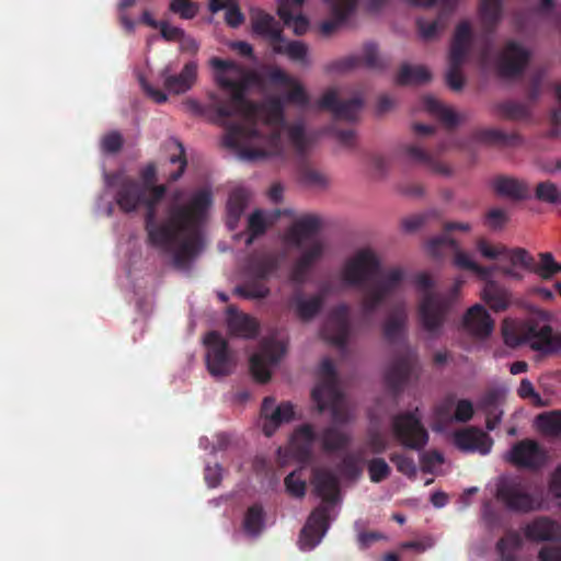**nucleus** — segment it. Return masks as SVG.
I'll return each mask as SVG.
<instances>
[{"instance_id": "nucleus-1", "label": "nucleus", "mask_w": 561, "mask_h": 561, "mask_svg": "<svg viewBox=\"0 0 561 561\" xmlns=\"http://www.w3.org/2000/svg\"><path fill=\"white\" fill-rule=\"evenodd\" d=\"M107 183L115 190L114 201L123 213L146 208L145 230L148 243L172 254L175 267L188 268L203 250L202 225L213 204L210 191L199 190L187 204L172 206L168 218L159 222L157 206L165 196V185L147 187L139 180L123 173L107 176Z\"/></svg>"}, {"instance_id": "nucleus-2", "label": "nucleus", "mask_w": 561, "mask_h": 561, "mask_svg": "<svg viewBox=\"0 0 561 561\" xmlns=\"http://www.w3.org/2000/svg\"><path fill=\"white\" fill-rule=\"evenodd\" d=\"M209 66L214 70V80L219 88L229 92L226 98L210 94L207 110L213 113L214 122L226 126L224 145L234 150L245 161H256L266 157L260 148L248 145L263 138L257 128L259 122L266 125H283L284 105L280 99L266 104L250 101L247 98L249 78L244 68L233 60L213 57Z\"/></svg>"}, {"instance_id": "nucleus-3", "label": "nucleus", "mask_w": 561, "mask_h": 561, "mask_svg": "<svg viewBox=\"0 0 561 561\" xmlns=\"http://www.w3.org/2000/svg\"><path fill=\"white\" fill-rule=\"evenodd\" d=\"M477 250L486 260L497 261L499 271L511 282H522L534 270V256L524 248L477 241Z\"/></svg>"}, {"instance_id": "nucleus-4", "label": "nucleus", "mask_w": 561, "mask_h": 561, "mask_svg": "<svg viewBox=\"0 0 561 561\" xmlns=\"http://www.w3.org/2000/svg\"><path fill=\"white\" fill-rule=\"evenodd\" d=\"M316 216L298 219L285 231L283 242L287 249H305L291 270V279L302 283L311 265L316 262Z\"/></svg>"}, {"instance_id": "nucleus-5", "label": "nucleus", "mask_w": 561, "mask_h": 561, "mask_svg": "<svg viewBox=\"0 0 561 561\" xmlns=\"http://www.w3.org/2000/svg\"><path fill=\"white\" fill-rule=\"evenodd\" d=\"M379 266V257L371 248H359L344 261L340 271L341 282L347 286H360Z\"/></svg>"}, {"instance_id": "nucleus-6", "label": "nucleus", "mask_w": 561, "mask_h": 561, "mask_svg": "<svg viewBox=\"0 0 561 561\" xmlns=\"http://www.w3.org/2000/svg\"><path fill=\"white\" fill-rule=\"evenodd\" d=\"M287 345L285 341L274 335L261 340L256 353L250 357V371L253 378L261 383L271 379V366L280 362L286 354Z\"/></svg>"}, {"instance_id": "nucleus-7", "label": "nucleus", "mask_w": 561, "mask_h": 561, "mask_svg": "<svg viewBox=\"0 0 561 561\" xmlns=\"http://www.w3.org/2000/svg\"><path fill=\"white\" fill-rule=\"evenodd\" d=\"M473 43L472 25L469 21H461L457 24L449 53V69L446 75L448 85L454 90H460L463 85V78L457 67L465 61Z\"/></svg>"}, {"instance_id": "nucleus-8", "label": "nucleus", "mask_w": 561, "mask_h": 561, "mask_svg": "<svg viewBox=\"0 0 561 561\" xmlns=\"http://www.w3.org/2000/svg\"><path fill=\"white\" fill-rule=\"evenodd\" d=\"M206 366L209 374L214 377H225L230 375L236 360L229 348L228 342L217 331L209 332L205 337Z\"/></svg>"}, {"instance_id": "nucleus-9", "label": "nucleus", "mask_w": 561, "mask_h": 561, "mask_svg": "<svg viewBox=\"0 0 561 561\" xmlns=\"http://www.w3.org/2000/svg\"><path fill=\"white\" fill-rule=\"evenodd\" d=\"M416 285L423 290L420 301L421 321L427 330L434 331L442 323L447 304L442 298L427 291L434 285V279L431 275L426 273L417 275Z\"/></svg>"}, {"instance_id": "nucleus-10", "label": "nucleus", "mask_w": 561, "mask_h": 561, "mask_svg": "<svg viewBox=\"0 0 561 561\" xmlns=\"http://www.w3.org/2000/svg\"><path fill=\"white\" fill-rule=\"evenodd\" d=\"M403 277L402 268H391L382 275L375 286L366 290L359 307V316L363 320L370 317L378 306L397 288Z\"/></svg>"}, {"instance_id": "nucleus-11", "label": "nucleus", "mask_w": 561, "mask_h": 561, "mask_svg": "<svg viewBox=\"0 0 561 561\" xmlns=\"http://www.w3.org/2000/svg\"><path fill=\"white\" fill-rule=\"evenodd\" d=\"M342 408L341 394L333 374L332 364L323 360L318 367V412L328 410L335 416Z\"/></svg>"}, {"instance_id": "nucleus-12", "label": "nucleus", "mask_w": 561, "mask_h": 561, "mask_svg": "<svg viewBox=\"0 0 561 561\" xmlns=\"http://www.w3.org/2000/svg\"><path fill=\"white\" fill-rule=\"evenodd\" d=\"M527 342L548 351L561 348V335L553 333L552 320L543 311H535L527 322Z\"/></svg>"}, {"instance_id": "nucleus-13", "label": "nucleus", "mask_w": 561, "mask_h": 561, "mask_svg": "<svg viewBox=\"0 0 561 561\" xmlns=\"http://www.w3.org/2000/svg\"><path fill=\"white\" fill-rule=\"evenodd\" d=\"M261 417L262 431L265 436L271 437L279 426L297 419V412L291 402L283 401L276 404L273 397H266L261 405Z\"/></svg>"}, {"instance_id": "nucleus-14", "label": "nucleus", "mask_w": 561, "mask_h": 561, "mask_svg": "<svg viewBox=\"0 0 561 561\" xmlns=\"http://www.w3.org/2000/svg\"><path fill=\"white\" fill-rule=\"evenodd\" d=\"M393 434L404 447L411 449L422 448L428 439L427 433L421 425L416 413L397 416L393 421Z\"/></svg>"}, {"instance_id": "nucleus-15", "label": "nucleus", "mask_w": 561, "mask_h": 561, "mask_svg": "<svg viewBox=\"0 0 561 561\" xmlns=\"http://www.w3.org/2000/svg\"><path fill=\"white\" fill-rule=\"evenodd\" d=\"M473 415V405L469 400H445L433 411V430L443 431V426L453 421L468 422Z\"/></svg>"}, {"instance_id": "nucleus-16", "label": "nucleus", "mask_w": 561, "mask_h": 561, "mask_svg": "<svg viewBox=\"0 0 561 561\" xmlns=\"http://www.w3.org/2000/svg\"><path fill=\"white\" fill-rule=\"evenodd\" d=\"M321 497V508L318 506V533L323 536L329 527V522L335 516L337 502V482L332 477L318 476V499Z\"/></svg>"}, {"instance_id": "nucleus-17", "label": "nucleus", "mask_w": 561, "mask_h": 561, "mask_svg": "<svg viewBox=\"0 0 561 561\" xmlns=\"http://www.w3.org/2000/svg\"><path fill=\"white\" fill-rule=\"evenodd\" d=\"M163 88L170 94L180 95L190 91L198 78V62L187 61L179 73H171L169 67L161 71Z\"/></svg>"}, {"instance_id": "nucleus-18", "label": "nucleus", "mask_w": 561, "mask_h": 561, "mask_svg": "<svg viewBox=\"0 0 561 561\" xmlns=\"http://www.w3.org/2000/svg\"><path fill=\"white\" fill-rule=\"evenodd\" d=\"M455 446L465 453H479L486 455L490 453L493 442L482 431L473 427L458 431L453 436Z\"/></svg>"}, {"instance_id": "nucleus-19", "label": "nucleus", "mask_w": 561, "mask_h": 561, "mask_svg": "<svg viewBox=\"0 0 561 561\" xmlns=\"http://www.w3.org/2000/svg\"><path fill=\"white\" fill-rule=\"evenodd\" d=\"M316 442V432L310 424H305L293 433L288 451L299 462H308L312 458V450Z\"/></svg>"}, {"instance_id": "nucleus-20", "label": "nucleus", "mask_w": 561, "mask_h": 561, "mask_svg": "<svg viewBox=\"0 0 561 561\" xmlns=\"http://www.w3.org/2000/svg\"><path fill=\"white\" fill-rule=\"evenodd\" d=\"M267 78L274 84L290 88L284 95L285 102L298 106H305L308 103V95L304 87L282 68H272L267 73Z\"/></svg>"}, {"instance_id": "nucleus-21", "label": "nucleus", "mask_w": 561, "mask_h": 561, "mask_svg": "<svg viewBox=\"0 0 561 561\" xmlns=\"http://www.w3.org/2000/svg\"><path fill=\"white\" fill-rule=\"evenodd\" d=\"M227 325L231 335L243 339H254L260 330V323L255 318L239 312L233 306L227 309Z\"/></svg>"}, {"instance_id": "nucleus-22", "label": "nucleus", "mask_w": 561, "mask_h": 561, "mask_svg": "<svg viewBox=\"0 0 561 561\" xmlns=\"http://www.w3.org/2000/svg\"><path fill=\"white\" fill-rule=\"evenodd\" d=\"M497 496L508 507L527 511L534 508L535 502L525 492L524 486L513 480H504L497 491Z\"/></svg>"}, {"instance_id": "nucleus-23", "label": "nucleus", "mask_w": 561, "mask_h": 561, "mask_svg": "<svg viewBox=\"0 0 561 561\" xmlns=\"http://www.w3.org/2000/svg\"><path fill=\"white\" fill-rule=\"evenodd\" d=\"M305 0H282L277 7V15L284 25L293 26L296 35H302L308 28V20L301 14Z\"/></svg>"}, {"instance_id": "nucleus-24", "label": "nucleus", "mask_w": 561, "mask_h": 561, "mask_svg": "<svg viewBox=\"0 0 561 561\" xmlns=\"http://www.w3.org/2000/svg\"><path fill=\"white\" fill-rule=\"evenodd\" d=\"M251 22L253 32L266 38L271 47L282 39L283 28L270 13L260 9L253 10L251 12Z\"/></svg>"}, {"instance_id": "nucleus-25", "label": "nucleus", "mask_w": 561, "mask_h": 561, "mask_svg": "<svg viewBox=\"0 0 561 561\" xmlns=\"http://www.w3.org/2000/svg\"><path fill=\"white\" fill-rule=\"evenodd\" d=\"M529 50L516 42H510L499 61L501 71L505 75H514L520 71L529 59Z\"/></svg>"}, {"instance_id": "nucleus-26", "label": "nucleus", "mask_w": 561, "mask_h": 561, "mask_svg": "<svg viewBox=\"0 0 561 561\" xmlns=\"http://www.w3.org/2000/svg\"><path fill=\"white\" fill-rule=\"evenodd\" d=\"M325 107L331 110L336 116L344 119H355L362 108V101L354 99L347 102H337V92L335 90H328L323 93L320 101H318V108Z\"/></svg>"}, {"instance_id": "nucleus-27", "label": "nucleus", "mask_w": 561, "mask_h": 561, "mask_svg": "<svg viewBox=\"0 0 561 561\" xmlns=\"http://www.w3.org/2000/svg\"><path fill=\"white\" fill-rule=\"evenodd\" d=\"M507 459L518 466L534 467L543 461L545 454L535 442L524 440L511 449Z\"/></svg>"}, {"instance_id": "nucleus-28", "label": "nucleus", "mask_w": 561, "mask_h": 561, "mask_svg": "<svg viewBox=\"0 0 561 561\" xmlns=\"http://www.w3.org/2000/svg\"><path fill=\"white\" fill-rule=\"evenodd\" d=\"M465 324L472 334L479 337L488 336L494 328V321L481 305H476L468 310Z\"/></svg>"}, {"instance_id": "nucleus-29", "label": "nucleus", "mask_w": 561, "mask_h": 561, "mask_svg": "<svg viewBox=\"0 0 561 561\" xmlns=\"http://www.w3.org/2000/svg\"><path fill=\"white\" fill-rule=\"evenodd\" d=\"M250 199V192L244 187H236L227 202V227L234 230Z\"/></svg>"}, {"instance_id": "nucleus-30", "label": "nucleus", "mask_w": 561, "mask_h": 561, "mask_svg": "<svg viewBox=\"0 0 561 561\" xmlns=\"http://www.w3.org/2000/svg\"><path fill=\"white\" fill-rule=\"evenodd\" d=\"M451 249L454 250L453 263L456 267L473 272L481 280L493 277V268L480 265L474 256L462 250L456 241Z\"/></svg>"}, {"instance_id": "nucleus-31", "label": "nucleus", "mask_w": 561, "mask_h": 561, "mask_svg": "<svg viewBox=\"0 0 561 561\" xmlns=\"http://www.w3.org/2000/svg\"><path fill=\"white\" fill-rule=\"evenodd\" d=\"M485 285L481 290V297L489 307L499 312L511 306V293L497 285L492 278L484 280Z\"/></svg>"}, {"instance_id": "nucleus-32", "label": "nucleus", "mask_w": 561, "mask_h": 561, "mask_svg": "<svg viewBox=\"0 0 561 561\" xmlns=\"http://www.w3.org/2000/svg\"><path fill=\"white\" fill-rule=\"evenodd\" d=\"M348 308L344 305L339 306L329 317L325 324L324 334L334 343L341 344L347 330Z\"/></svg>"}, {"instance_id": "nucleus-33", "label": "nucleus", "mask_w": 561, "mask_h": 561, "mask_svg": "<svg viewBox=\"0 0 561 561\" xmlns=\"http://www.w3.org/2000/svg\"><path fill=\"white\" fill-rule=\"evenodd\" d=\"M323 2L334 14L333 22H325L321 25V32L328 36L355 9L357 0H323Z\"/></svg>"}, {"instance_id": "nucleus-34", "label": "nucleus", "mask_w": 561, "mask_h": 561, "mask_svg": "<svg viewBox=\"0 0 561 561\" xmlns=\"http://www.w3.org/2000/svg\"><path fill=\"white\" fill-rule=\"evenodd\" d=\"M561 526L547 519L538 518L528 524L525 535L531 540H551L560 536Z\"/></svg>"}, {"instance_id": "nucleus-35", "label": "nucleus", "mask_w": 561, "mask_h": 561, "mask_svg": "<svg viewBox=\"0 0 561 561\" xmlns=\"http://www.w3.org/2000/svg\"><path fill=\"white\" fill-rule=\"evenodd\" d=\"M502 1L503 0L479 1L478 20L483 27H493L501 21L503 15Z\"/></svg>"}, {"instance_id": "nucleus-36", "label": "nucleus", "mask_w": 561, "mask_h": 561, "mask_svg": "<svg viewBox=\"0 0 561 561\" xmlns=\"http://www.w3.org/2000/svg\"><path fill=\"white\" fill-rule=\"evenodd\" d=\"M423 106L449 126L456 125L463 119V115L456 112L453 107L442 104L431 95L423 98Z\"/></svg>"}, {"instance_id": "nucleus-37", "label": "nucleus", "mask_w": 561, "mask_h": 561, "mask_svg": "<svg viewBox=\"0 0 561 561\" xmlns=\"http://www.w3.org/2000/svg\"><path fill=\"white\" fill-rule=\"evenodd\" d=\"M431 71L422 65L404 64L398 73V81L402 84H420L430 81Z\"/></svg>"}, {"instance_id": "nucleus-38", "label": "nucleus", "mask_w": 561, "mask_h": 561, "mask_svg": "<svg viewBox=\"0 0 561 561\" xmlns=\"http://www.w3.org/2000/svg\"><path fill=\"white\" fill-rule=\"evenodd\" d=\"M272 50L278 55H286L293 61L302 62L306 60L308 48L299 41L287 42L282 35V39L272 46Z\"/></svg>"}, {"instance_id": "nucleus-39", "label": "nucleus", "mask_w": 561, "mask_h": 561, "mask_svg": "<svg viewBox=\"0 0 561 561\" xmlns=\"http://www.w3.org/2000/svg\"><path fill=\"white\" fill-rule=\"evenodd\" d=\"M494 190L506 197L524 198L528 194L527 185L514 178H500L494 181Z\"/></svg>"}, {"instance_id": "nucleus-40", "label": "nucleus", "mask_w": 561, "mask_h": 561, "mask_svg": "<svg viewBox=\"0 0 561 561\" xmlns=\"http://www.w3.org/2000/svg\"><path fill=\"white\" fill-rule=\"evenodd\" d=\"M527 323H522L514 319H505L502 327L503 337L510 346H517L527 342Z\"/></svg>"}, {"instance_id": "nucleus-41", "label": "nucleus", "mask_w": 561, "mask_h": 561, "mask_svg": "<svg viewBox=\"0 0 561 561\" xmlns=\"http://www.w3.org/2000/svg\"><path fill=\"white\" fill-rule=\"evenodd\" d=\"M535 426L543 435L559 436L561 434V412L552 411L538 415Z\"/></svg>"}, {"instance_id": "nucleus-42", "label": "nucleus", "mask_w": 561, "mask_h": 561, "mask_svg": "<svg viewBox=\"0 0 561 561\" xmlns=\"http://www.w3.org/2000/svg\"><path fill=\"white\" fill-rule=\"evenodd\" d=\"M264 527V510L261 504L251 505L244 515L243 528L251 536H257Z\"/></svg>"}, {"instance_id": "nucleus-43", "label": "nucleus", "mask_w": 561, "mask_h": 561, "mask_svg": "<svg viewBox=\"0 0 561 561\" xmlns=\"http://www.w3.org/2000/svg\"><path fill=\"white\" fill-rule=\"evenodd\" d=\"M299 549L310 551L316 547V508L311 510L298 538Z\"/></svg>"}, {"instance_id": "nucleus-44", "label": "nucleus", "mask_w": 561, "mask_h": 561, "mask_svg": "<svg viewBox=\"0 0 561 561\" xmlns=\"http://www.w3.org/2000/svg\"><path fill=\"white\" fill-rule=\"evenodd\" d=\"M560 272L561 264L554 261L551 253L545 252L539 254V261L537 264L534 262V270L531 273H536L541 278L549 279Z\"/></svg>"}, {"instance_id": "nucleus-45", "label": "nucleus", "mask_w": 561, "mask_h": 561, "mask_svg": "<svg viewBox=\"0 0 561 561\" xmlns=\"http://www.w3.org/2000/svg\"><path fill=\"white\" fill-rule=\"evenodd\" d=\"M419 35L423 41L430 42L439 37L445 30V23L442 19L417 20Z\"/></svg>"}, {"instance_id": "nucleus-46", "label": "nucleus", "mask_w": 561, "mask_h": 561, "mask_svg": "<svg viewBox=\"0 0 561 561\" xmlns=\"http://www.w3.org/2000/svg\"><path fill=\"white\" fill-rule=\"evenodd\" d=\"M234 291L245 299H262L268 296L270 288L263 282L252 279L236 287Z\"/></svg>"}, {"instance_id": "nucleus-47", "label": "nucleus", "mask_w": 561, "mask_h": 561, "mask_svg": "<svg viewBox=\"0 0 561 561\" xmlns=\"http://www.w3.org/2000/svg\"><path fill=\"white\" fill-rule=\"evenodd\" d=\"M279 262L275 256H266L262 260L254 262L251 265V272L254 275V279L264 283L274 272L278 270Z\"/></svg>"}, {"instance_id": "nucleus-48", "label": "nucleus", "mask_w": 561, "mask_h": 561, "mask_svg": "<svg viewBox=\"0 0 561 561\" xmlns=\"http://www.w3.org/2000/svg\"><path fill=\"white\" fill-rule=\"evenodd\" d=\"M305 468L290 472L285 478L286 491L295 497H302L306 493Z\"/></svg>"}, {"instance_id": "nucleus-49", "label": "nucleus", "mask_w": 561, "mask_h": 561, "mask_svg": "<svg viewBox=\"0 0 561 561\" xmlns=\"http://www.w3.org/2000/svg\"><path fill=\"white\" fill-rule=\"evenodd\" d=\"M293 300L299 319L308 321L316 316V296L306 300L300 293H296Z\"/></svg>"}, {"instance_id": "nucleus-50", "label": "nucleus", "mask_w": 561, "mask_h": 561, "mask_svg": "<svg viewBox=\"0 0 561 561\" xmlns=\"http://www.w3.org/2000/svg\"><path fill=\"white\" fill-rule=\"evenodd\" d=\"M536 197L545 203L560 204L561 190L556 183L549 181L541 182L536 187Z\"/></svg>"}, {"instance_id": "nucleus-51", "label": "nucleus", "mask_w": 561, "mask_h": 561, "mask_svg": "<svg viewBox=\"0 0 561 561\" xmlns=\"http://www.w3.org/2000/svg\"><path fill=\"white\" fill-rule=\"evenodd\" d=\"M455 240L446 234L431 238L425 243L426 254L433 259H440L444 255V249L447 247L453 248Z\"/></svg>"}, {"instance_id": "nucleus-52", "label": "nucleus", "mask_w": 561, "mask_h": 561, "mask_svg": "<svg viewBox=\"0 0 561 561\" xmlns=\"http://www.w3.org/2000/svg\"><path fill=\"white\" fill-rule=\"evenodd\" d=\"M170 11L182 19L191 20L198 13V4L191 0H171Z\"/></svg>"}, {"instance_id": "nucleus-53", "label": "nucleus", "mask_w": 561, "mask_h": 561, "mask_svg": "<svg viewBox=\"0 0 561 561\" xmlns=\"http://www.w3.org/2000/svg\"><path fill=\"white\" fill-rule=\"evenodd\" d=\"M288 138L300 153L305 152L307 138L305 124L302 122H296L288 127Z\"/></svg>"}, {"instance_id": "nucleus-54", "label": "nucleus", "mask_w": 561, "mask_h": 561, "mask_svg": "<svg viewBox=\"0 0 561 561\" xmlns=\"http://www.w3.org/2000/svg\"><path fill=\"white\" fill-rule=\"evenodd\" d=\"M367 469L370 481L375 483L387 479L390 474V467L381 458H376L369 461Z\"/></svg>"}, {"instance_id": "nucleus-55", "label": "nucleus", "mask_w": 561, "mask_h": 561, "mask_svg": "<svg viewBox=\"0 0 561 561\" xmlns=\"http://www.w3.org/2000/svg\"><path fill=\"white\" fill-rule=\"evenodd\" d=\"M519 397L530 401L537 407L547 405V400H543L538 392H536L533 383L528 379H523L517 390Z\"/></svg>"}, {"instance_id": "nucleus-56", "label": "nucleus", "mask_w": 561, "mask_h": 561, "mask_svg": "<svg viewBox=\"0 0 561 561\" xmlns=\"http://www.w3.org/2000/svg\"><path fill=\"white\" fill-rule=\"evenodd\" d=\"M347 434L337 427L331 428L323 436V446L327 449H335L347 440Z\"/></svg>"}, {"instance_id": "nucleus-57", "label": "nucleus", "mask_w": 561, "mask_h": 561, "mask_svg": "<svg viewBox=\"0 0 561 561\" xmlns=\"http://www.w3.org/2000/svg\"><path fill=\"white\" fill-rule=\"evenodd\" d=\"M225 21L229 26L233 28L239 27L244 22V15L236 0L228 2V7L226 8L225 13Z\"/></svg>"}, {"instance_id": "nucleus-58", "label": "nucleus", "mask_w": 561, "mask_h": 561, "mask_svg": "<svg viewBox=\"0 0 561 561\" xmlns=\"http://www.w3.org/2000/svg\"><path fill=\"white\" fill-rule=\"evenodd\" d=\"M178 147H179V153L178 154H173L170 158V162L172 164H179V168H178L176 171L171 172L169 174V176H168V181L169 182L178 181L183 175V173L185 171V168H186V164H187V161H186V158H185L184 147L182 146L181 142H178Z\"/></svg>"}, {"instance_id": "nucleus-59", "label": "nucleus", "mask_w": 561, "mask_h": 561, "mask_svg": "<svg viewBox=\"0 0 561 561\" xmlns=\"http://www.w3.org/2000/svg\"><path fill=\"white\" fill-rule=\"evenodd\" d=\"M443 462V455L435 450L425 453L421 457L422 469L427 472H436Z\"/></svg>"}, {"instance_id": "nucleus-60", "label": "nucleus", "mask_w": 561, "mask_h": 561, "mask_svg": "<svg viewBox=\"0 0 561 561\" xmlns=\"http://www.w3.org/2000/svg\"><path fill=\"white\" fill-rule=\"evenodd\" d=\"M267 229V224L262 210H254L248 219V230L253 232L254 236H262Z\"/></svg>"}, {"instance_id": "nucleus-61", "label": "nucleus", "mask_w": 561, "mask_h": 561, "mask_svg": "<svg viewBox=\"0 0 561 561\" xmlns=\"http://www.w3.org/2000/svg\"><path fill=\"white\" fill-rule=\"evenodd\" d=\"M391 461L396 465L399 472L408 478H415L416 466L412 459L402 455H393Z\"/></svg>"}, {"instance_id": "nucleus-62", "label": "nucleus", "mask_w": 561, "mask_h": 561, "mask_svg": "<svg viewBox=\"0 0 561 561\" xmlns=\"http://www.w3.org/2000/svg\"><path fill=\"white\" fill-rule=\"evenodd\" d=\"M101 146L104 152L116 153L123 147V137L118 131L108 133L102 138Z\"/></svg>"}, {"instance_id": "nucleus-63", "label": "nucleus", "mask_w": 561, "mask_h": 561, "mask_svg": "<svg viewBox=\"0 0 561 561\" xmlns=\"http://www.w3.org/2000/svg\"><path fill=\"white\" fill-rule=\"evenodd\" d=\"M360 59L368 66V67H377L379 65V53L375 45L367 44L364 46Z\"/></svg>"}, {"instance_id": "nucleus-64", "label": "nucleus", "mask_w": 561, "mask_h": 561, "mask_svg": "<svg viewBox=\"0 0 561 561\" xmlns=\"http://www.w3.org/2000/svg\"><path fill=\"white\" fill-rule=\"evenodd\" d=\"M549 494L561 504V465L556 469L549 484Z\"/></svg>"}]
</instances>
